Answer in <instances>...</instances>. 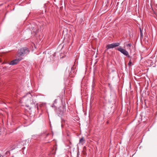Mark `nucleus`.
Here are the masks:
<instances>
[{
  "label": "nucleus",
  "instance_id": "11",
  "mask_svg": "<svg viewBox=\"0 0 157 157\" xmlns=\"http://www.w3.org/2000/svg\"><path fill=\"white\" fill-rule=\"evenodd\" d=\"M140 31H141L140 29ZM140 33H141V31H140Z\"/></svg>",
  "mask_w": 157,
  "mask_h": 157
},
{
  "label": "nucleus",
  "instance_id": "1",
  "mask_svg": "<svg viewBox=\"0 0 157 157\" xmlns=\"http://www.w3.org/2000/svg\"><path fill=\"white\" fill-rule=\"evenodd\" d=\"M29 52L28 48L26 47H24L21 48L17 52L16 57H21V56H24L25 54H27Z\"/></svg>",
  "mask_w": 157,
  "mask_h": 157
},
{
  "label": "nucleus",
  "instance_id": "6",
  "mask_svg": "<svg viewBox=\"0 0 157 157\" xmlns=\"http://www.w3.org/2000/svg\"><path fill=\"white\" fill-rule=\"evenodd\" d=\"M85 143V141L83 139V137L81 138L79 141V143H81L82 144H83Z\"/></svg>",
  "mask_w": 157,
  "mask_h": 157
},
{
  "label": "nucleus",
  "instance_id": "5",
  "mask_svg": "<svg viewBox=\"0 0 157 157\" xmlns=\"http://www.w3.org/2000/svg\"><path fill=\"white\" fill-rule=\"evenodd\" d=\"M132 45L130 43L128 44H126V46L127 48V49L130 51H131V47Z\"/></svg>",
  "mask_w": 157,
  "mask_h": 157
},
{
  "label": "nucleus",
  "instance_id": "7",
  "mask_svg": "<svg viewBox=\"0 0 157 157\" xmlns=\"http://www.w3.org/2000/svg\"><path fill=\"white\" fill-rule=\"evenodd\" d=\"M27 96H28V97H30V96L32 97V96L30 93H28L26 95L24 96L23 97L24 98V97H27Z\"/></svg>",
  "mask_w": 157,
  "mask_h": 157
},
{
  "label": "nucleus",
  "instance_id": "12",
  "mask_svg": "<svg viewBox=\"0 0 157 157\" xmlns=\"http://www.w3.org/2000/svg\"><path fill=\"white\" fill-rule=\"evenodd\" d=\"M25 148V147H23L22 148Z\"/></svg>",
  "mask_w": 157,
  "mask_h": 157
},
{
  "label": "nucleus",
  "instance_id": "10",
  "mask_svg": "<svg viewBox=\"0 0 157 157\" xmlns=\"http://www.w3.org/2000/svg\"><path fill=\"white\" fill-rule=\"evenodd\" d=\"M6 67H3V68H4V69H6Z\"/></svg>",
  "mask_w": 157,
  "mask_h": 157
},
{
  "label": "nucleus",
  "instance_id": "4",
  "mask_svg": "<svg viewBox=\"0 0 157 157\" xmlns=\"http://www.w3.org/2000/svg\"><path fill=\"white\" fill-rule=\"evenodd\" d=\"M18 58H17L16 59H14L13 60L11 61L10 63V64L12 65H14L16 64L22 59V58L21 57Z\"/></svg>",
  "mask_w": 157,
  "mask_h": 157
},
{
  "label": "nucleus",
  "instance_id": "9",
  "mask_svg": "<svg viewBox=\"0 0 157 157\" xmlns=\"http://www.w3.org/2000/svg\"><path fill=\"white\" fill-rule=\"evenodd\" d=\"M132 64V62L131 61H129L128 62V66H131V64Z\"/></svg>",
  "mask_w": 157,
  "mask_h": 157
},
{
  "label": "nucleus",
  "instance_id": "8",
  "mask_svg": "<svg viewBox=\"0 0 157 157\" xmlns=\"http://www.w3.org/2000/svg\"><path fill=\"white\" fill-rule=\"evenodd\" d=\"M57 102V99H55L54 102V104H56Z\"/></svg>",
  "mask_w": 157,
  "mask_h": 157
},
{
  "label": "nucleus",
  "instance_id": "3",
  "mask_svg": "<svg viewBox=\"0 0 157 157\" xmlns=\"http://www.w3.org/2000/svg\"><path fill=\"white\" fill-rule=\"evenodd\" d=\"M117 50L123 54L124 55L129 57L128 52L125 49L122 48L121 46L117 48Z\"/></svg>",
  "mask_w": 157,
  "mask_h": 157
},
{
  "label": "nucleus",
  "instance_id": "2",
  "mask_svg": "<svg viewBox=\"0 0 157 157\" xmlns=\"http://www.w3.org/2000/svg\"><path fill=\"white\" fill-rule=\"evenodd\" d=\"M120 44V43H116L108 44L106 47V50H108L110 48H113L116 47H118Z\"/></svg>",
  "mask_w": 157,
  "mask_h": 157
}]
</instances>
